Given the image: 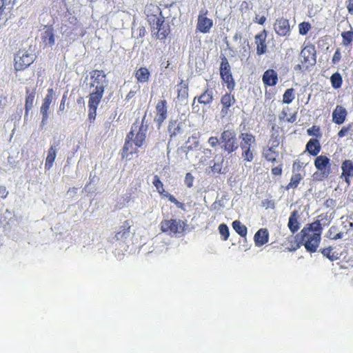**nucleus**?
Listing matches in <instances>:
<instances>
[{
	"mask_svg": "<svg viewBox=\"0 0 353 353\" xmlns=\"http://www.w3.org/2000/svg\"><path fill=\"white\" fill-rule=\"evenodd\" d=\"M342 233L339 232L338 234H336L334 236L332 237L333 239H341L342 237Z\"/></svg>",
	"mask_w": 353,
	"mask_h": 353,
	"instance_id": "63",
	"label": "nucleus"
},
{
	"mask_svg": "<svg viewBox=\"0 0 353 353\" xmlns=\"http://www.w3.org/2000/svg\"><path fill=\"white\" fill-rule=\"evenodd\" d=\"M150 73L148 68L141 67L135 72V77L139 83H145L149 80Z\"/></svg>",
	"mask_w": 353,
	"mask_h": 353,
	"instance_id": "28",
	"label": "nucleus"
},
{
	"mask_svg": "<svg viewBox=\"0 0 353 353\" xmlns=\"http://www.w3.org/2000/svg\"><path fill=\"white\" fill-rule=\"evenodd\" d=\"M341 58V53L339 50H336L332 57V62L334 63H336L340 61Z\"/></svg>",
	"mask_w": 353,
	"mask_h": 353,
	"instance_id": "56",
	"label": "nucleus"
},
{
	"mask_svg": "<svg viewBox=\"0 0 353 353\" xmlns=\"http://www.w3.org/2000/svg\"><path fill=\"white\" fill-rule=\"evenodd\" d=\"M239 138L241 139V149L252 148V145L256 141L255 137L250 133H241Z\"/></svg>",
	"mask_w": 353,
	"mask_h": 353,
	"instance_id": "23",
	"label": "nucleus"
},
{
	"mask_svg": "<svg viewBox=\"0 0 353 353\" xmlns=\"http://www.w3.org/2000/svg\"><path fill=\"white\" fill-rule=\"evenodd\" d=\"M178 98L185 101L188 96V88L185 85H179L177 88Z\"/></svg>",
	"mask_w": 353,
	"mask_h": 353,
	"instance_id": "37",
	"label": "nucleus"
},
{
	"mask_svg": "<svg viewBox=\"0 0 353 353\" xmlns=\"http://www.w3.org/2000/svg\"><path fill=\"white\" fill-rule=\"evenodd\" d=\"M65 96H63L59 105V110L63 111L65 109Z\"/></svg>",
	"mask_w": 353,
	"mask_h": 353,
	"instance_id": "62",
	"label": "nucleus"
},
{
	"mask_svg": "<svg viewBox=\"0 0 353 353\" xmlns=\"http://www.w3.org/2000/svg\"><path fill=\"white\" fill-rule=\"evenodd\" d=\"M152 183L154 186L156 188L157 191L159 194H163V192H164L163 184L161 181L159 177L157 175H155L154 176Z\"/></svg>",
	"mask_w": 353,
	"mask_h": 353,
	"instance_id": "38",
	"label": "nucleus"
},
{
	"mask_svg": "<svg viewBox=\"0 0 353 353\" xmlns=\"http://www.w3.org/2000/svg\"><path fill=\"white\" fill-rule=\"evenodd\" d=\"M193 181V176L189 172L187 173L185 177V183L188 188H191L192 186Z\"/></svg>",
	"mask_w": 353,
	"mask_h": 353,
	"instance_id": "50",
	"label": "nucleus"
},
{
	"mask_svg": "<svg viewBox=\"0 0 353 353\" xmlns=\"http://www.w3.org/2000/svg\"><path fill=\"white\" fill-rule=\"evenodd\" d=\"M307 132L310 136H314L316 137H321L319 128L313 125L312 128L307 130Z\"/></svg>",
	"mask_w": 353,
	"mask_h": 353,
	"instance_id": "46",
	"label": "nucleus"
},
{
	"mask_svg": "<svg viewBox=\"0 0 353 353\" xmlns=\"http://www.w3.org/2000/svg\"><path fill=\"white\" fill-rule=\"evenodd\" d=\"M352 127V125L351 124L348 125L347 126L343 127L342 129L338 132V136L341 138L345 137L350 133Z\"/></svg>",
	"mask_w": 353,
	"mask_h": 353,
	"instance_id": "47",
	"label": "nucleus"
},
{
	"mask_svg": "<svg viewBox=\"0 0 353 353\" xmlns=\"http://www.w3.org/2000/svg\"><path fill=\"white\" fill-rule=\"evenodd\" d=\"M299 214L296 210H294L289 218L288 226L292 233L296 232L299 229V223L298 221Z\"/></svg>",
	"mask_w": 353,
	"mask_h": 353,
	"instance_id": "27",
	"label": "nucleus"
},
{
	"mask_svg": "<svg viewBox=\"0 0 353 353\" xmlns=\"http://www.w3.org/2000/svg\"><path fill=\"white\" fill-rule=\"evenodd\" d=\"M34 97H35L34 92H33V91L30 92L29 90H27V94H26V104H25V110H26L25 117L28 116V112L33 107Z\"/></svg>",
	"mask_w": 353,
	"mask_h": 353,
	"instance_id": "29",
	"label": "nucleus"
},
{
	"mask_svg": "<svg viewBox=\"0 0 353 353\" xmlns=\"http://www.w3.org/2000/svg\"><path fill=\"white\" fill-rule=\"evenodd\" d=\"M274 30L279 36H288L290 33V27L288 19L279 18L274 25Z\"/></svg>",
	"mask_w": 353,
	"mask_h": 353,
	"instance_id": "14",
	"label": "nucleus"
},
{
	"mask_svg": "<svg viewBox=\"0 0 353 353\" xmlns=\"http://www.w3.org/2000/svg\"><path fill=\"white\" fill-rule=\"evenodd\" d=\"M330 174V171H317L312 175L313 181H321L327 179Z\"/></svg>",
	"mask_w": 353,
	"mask_h": 353,
	"instance_id": "35",
	"label": "nucleus"
},
{
	"mask_svg": "<svg viewBox=\"0 0 353 353\" xmlns=\"http://www.w3.org/2000/svg\"><path fill=\"white\" fill-rule=\"evenodd\" d=\"M294 99V92L293 88L288 89L283 96V101L285 103H290Z\"/></svg>",
	"mask_w": 353,
	"mask_h": 353,
	"instance_id": "36",
	"label": "nucleus"
},
{
	"mask_svg": "<svg viewBox=\"0 0 353 353\" xmlns=\"http://www.w3.org/2000/svg\"><path fill=\"white\" fill-rule=\"evenodd\" d=\"M242 150V157H244L245 160L251 162L254 159L252 153V148H246Z\"/></svg>",
	"mask_w": 353,
	"mask_h": 353,
	"instance_id": "42",
	"label": "nucleus"
},
{
	"mask_svg": "<svg viewBox=\"0 0 353 353\" xmlns=\"http://www.w3.org/2000/svg\"><path fill=\"white\" fill-rule=\"evenodd\" d=\"M208 143L212 146V147H216L218 144H220L221 142H220V139H219L217 137H211L209 138L208 139Z\"/></svg>",
	"mask_w": 353,
	"mask_h": 353,
	"instance_id": "53",
	"label": "nucleus"
},
{
	"mask_svg": "<svg viewBox=\"0 0 353 353\" xmlns=\"http://www.w3.org/2000/svg\"><path fill=\"white\" fill-rule=\"evenodd\" d=\"M134 138V127H132L131 131L128 134L125 138V142L123 145V152L121 154L122 158H128L129 154L137 153V147L134 148L133 145Z\"/></svg>",
	"mask_w": 353,
	"mask_h": 353,
	"instance_id": "12",
	"label": "nucleus"
},
{
	"mask_svg": "<svg viewBox=\"0 0 353 353\" xmlns=\"http://www.w3.org/2000/svg\"><path fill=\"white\" fill-rule=\"evenodd\" d=\"M300 61L310 67L316 63V50L313 46L305 47L300 53Z\"/></svg>",
	"mask_w": 353,
	"mask_h": 353,
	"instance_id": "9",
	"label": "nucleus"
},
{
	"mask_svg": "<svg viewBox=\"0 0 353 353\" xmlns=\"http://www.w3.org/2000/svg\"><path fill=\"white\" fill-rule=\"evenodd\" d=\"M236 99L233 95L226 93L221 99L222 108L221 110V117H224L228 114L229 108L234 104Z\"/></svg>",
	"mask_w": 353,
	"mask_h": 353,
	"instance_id": "16",
	"label": "nucleus"
},
{
	"mask_svg": "<svg viewBox=\"0 0 353 353\" xmlns=\"http://www.w3.org/2000/svg\"><path fill=\"white\" fill-rule=\"evenodd\" d=\"M187 226L185 221L177 219H165L161 222V231L169 234H181Z\"/></svg>",
	"mask_w": 353,
	"mask_h": 353,
	"instance_id": "4",
	"label": "nucleus"
},
{
	"mask_svg": "<svg viewBox=\"0 0 353 353\" xmlns=\"http://www.w3.org/2000/svg\"><path fill=\"white\" fill-rule=\"evenodd\" d=\"M314 166L319 171H330V160L324 155L318 156L314 160Z\"/></svg>",
	"mask_w": 353,
	"mask_h": 353,
	"instance_id": "20",
	"label": "nucleus"
},
{
	"mask_svg": "<svg viewBox=\"0 0 353 353\" xmlns=\"http://www.w3.org/2000/svg\"><path fill=\"white\" fill-rule=\"evenodd\" d=\"M307 151L312 156H316L321 150V145L319 140L310 139L306 144Z\"/></svg>",
	"mask_w": 353,
	"mask_h": 353,
	"instance_id": "26",
	"label": "nucleus"
},
{
	"mask_svg": "<svg viewBox=\"0 0 353 353\" xmlns=\"http://www.w3.org/2000/svg\"><path fill=\"white\" fill-rule=\"evenodd\" d=\"M254 242L256 246H261L268 241V232L265 229H260L254 235Z\"/></svg>",
	"mask_w": 353,
	"mask_h": 353,
	"instance_id": "25",
	"label": "nucleus"
},
{
	"mask_svg": "<svg viewBox=\"0 0 353 353\" xmlns=\"http://www.w3.org/2000/svg\"><path fill=\"white\" fill-rule=\"evenodd\" d=\"M40 39L41 46L43 47V49L46 48H52L54 45V35L52 30L50 29H47L42 32L40 35Z\"/></svg>",
	"mask_w": 353,
	"mask_h": 353,
	"instance_id": "15",
	"label": "nucleus"
},
{
	"mask_svg": "<svg viewBox=\"0 0 353 353\" xmlns=\"http://www.w3.org/2000/svg\"><path fill=\"white\" fill-rule=\"evenodd\" d=\"M144 119L145 117L142 119L141 125L139 127V130L136 132V134L134 132V138L132 141L135 147L137 148H140L143 145L146 137L148 126L143 124ZM132 127H134V132L138 128V126L135 125H132Z\"/></svg>",
	"mask_w": 353,
	"mask_h": 353,
	"instance_id": "10",
	"label": "nucleus"
},
{
	"mask_svg": "<svg viewBox=\"0 0 353 353\" xmlns=\"http://www.w3.org/2000/svg\"><path fill=\"white\" fill-rule=\"evenodd\" d=\"M278 76L274 70H266L263 75V81L264 84L269 86L275 85L277 83Z\"/></svg>",
	"mask_w": 353,
	"mask_h": 353,
	"instance_id": "22",
	"label": "nucleus"
},
{
	"mask_svg": "<svg viewBox=\"0 0 353 353\" xmlns=\"http://www.w3.org/2000/svg\"><path fill=\"white\" fill-rule=\"evenodd\" d=\"M303 163L300 162V161H295L294 163H293V171L294 172H299L300 170H301V169L303 168Z\"/></svg>",
	"mask_w": 353,
	"mask_h": 353,
	"instance_id": "54",
	"label": "nucleus"
},
{
	"mask_svg": "<svg viewBox=\"0 0 353 353\" xmlns=\"http://www.w3.org/2000/svg\"><path fill=\"white\" fill-rule=\"evenodd\" d=\"M148 21L151 26L152 32L157 34L159 39H163L170 32L169 25L165 22L162 16H148Z\"/></svg>",
	"mask_w": 353,
	"mask_h": 353,
	"instance_id": "2",
	"label": "nucleus"
},
{
	"mask_svg": "<svg viewBox=\"0 0 353 353\" xmlns=\"http://www.w3.org/2000/svg\"><path fill=\"white\" fill-rule=\"evenodd\" d=\"M213 100V91L212 90H206L198 99L200 103L208 104Z\"/></svg>",
	"mask_w": 353,
	"mask_h": 353,
	"instance_id": "31",
	"label": "nucleus"
},
{
	"mask_svg": "<svg viewBox=\"0 0 353 353\" xmlns=\"http://www.w3.org/2000/svg\"><path fill=\"white\" fill-rule=\"evenodd\" d=\"M310 29L311 25L307 22H302L299 25V31L302 35L306 34Z\"/></svg>",
	"mask_w": 353,
	"mask_h": 353,
	"instance_id": "43",
	"label": "nucleus"
},
{
	"mask_svg": "<svg viewBox=\"0 0 353 353\" xmlns=\"http://www.w3.org/2000/svg\"><path fill=\"white\" fill-rule=\"evenodd\" d=\"M103 90H93L89 95V109H97L103 94Z\"/></svg>",
	"mask_w": 353,
	"mask_h": 353,
	"instance_id": "17",
	"label": "nucleus"
},
{
	"mask_svg": "<svg viewBox=\"0 0 353 353\" xmlns=\"http://www.w3.org/2000/svg\"><path fill=\"white\" fill-rule=\"evenodd\" d=\"M91 79H92L91 87L94 88V90L104 91V88L108 85V81L103 70H96L93 71L91 74Z\"/></svg>",
	"mask_w": 353,
	"mask_h": 353,
	"instance_id": "7",
	"label": "nucleus"
},
{
	"mask_svg": "<svg viewBox=\"0 0 353 353\" xmlns=\"http://www.w3.org/2000/svg\"><path fill=\"white\" fill-rule=\"evenodd\" d=\"M97 115V109H89L88 119L90 120H94Z\"/></svg>",
	"mask_w": 353,
	"mask_h": 353,
	"instance_id": "59",
	"label": "nucleus"
},
{
	"mask_svg": "<svg viewBox=\"0 0 353 353\" xmlns=\"http://www.w3.org/2000/svg\"><path fill=\"white\" fill-rule=\"evenodd\" d=\"M303 178V175L300 172H294L291 177L290 182L287 186V189L289 190L290 188H296Z\"/></svg>",
	"mask_w": 353,
	"mask_h": 353,
	"instance_id": "30",
	"label": "nucleus"
},
{
	"mask_svg": "<svg viewBox=\"0 0 353 353\" xmlns=\"http://www.w3.org/2000/svg\"><path fill=\"white\" fill-rule=\"evenodd\" d=\"M223 159H222L221 162L214 163L211 167L212 171L216 173H221L223 167Z\"/></svg>",
	"mask_w": 353,
	"mask_h": 353,
	"instance_id": "49",
	"label": "nucleus"
},
{
	"mask_svg": "<svg viewBox=\"0 0 353 353\" xmlns=\"http://www.w3.org/2000/svg\"><path fill=\"white\" fill-rule=\"evenodd\" d=\"M167 103L165 100L159 101L156 105V116L154 121L158 124V128H160L161 124L167 117Z\"/></svg>",
	"mask_w": 353,
	"mask_h": 353,
	"instance_id": "13",
	"label": "nucleus"
},
{
	"mask_svg": "<svg viewBox=\"0 0 353 353\" xmlns=\"http://www.w3.org/2000/svg\"><path fill=\"white\" fill-rule=\"evenodd\" d=\"M7 20V14L4 10V0H0V26Z\"/></svg>",
	"mask_w": 353,
	"mask_h": 353,
	"instance_id": "41",
	"label": "nucleus"
},
{
	"mask_svg": "<svg viewBox=\"0 0 353 353\" xmlns=\"http://www.w3.org/2000/svg\"><path fill=\"white\" fill-rule=\"evenodd\" d=\"M330 81L334 88L338 89L341 87L343 79L340 73L337 72L334 73L330 77Z\"/></svg>",
	"mask_w": 353,
	"mask_h": 353,
	"instance_id": "34",
	"label": "nucleus"
},
{
	"mask_svg": "<svg viewBox=\"0 0 353 353\" xmlns=\"http://www.w3.org/2000/svg\"><path fill=\"white\" fill-rule=\"evenodd\" d=\"M164 196L168 198V200L171 203H174L176 205L177 208L185 210L184 204L183 203H181V202L178 201L176 200V199L173 195H172V194H170L169 193H166L165 194H164Z\"/></svg>",
	"mask_w": 353,
	"mask_h": 353,
	"instance_id": "44",
	"label": "nucleus"
},
{
	"mask_svg": "<svg viewBox=\"0 0 353 353\" xmlns=\"http://www.w3.org/2000/svg\"><path fill=\"white\" fill-rule=\"evenodd\" d=\"M47 94L43 99V102L40 108V112L42 114L41 124L45 125L48 118V110L50 104L55 99V93L52 88L48 89Z\"/></svg>",
	"mask_w": 353,
	"mask_h": 353,
	"instance_id": "8",
	"label": "nucleus"
},
{
	"mask_svg": "<svg viewBox=\"0 0 353 353\" xmlns=\"http://www.w3.org/2000/svg\"><path fill=\"white\" fill-rule=\"evenodd\" d=\"M181 123H178L175 120H171L169 123L168 131L171 136H175L180 132Z\"/></svg>",
	"mask_w": 353,
	"mask_h": 353,
	"instance_id": "33",
	"label": "nucleus"
},
{
	"mask_svg": "<svg viewBox=\"0 0 353 353\" xmlns=\"http://www.w3.org/2000/svg\"><path fill=\"white\" fill-rule=\"evenodd\" d=\"M220 74L223 81L227 83V88L233 90L235 85L230 72V65L225 57L222 59L220 65Z\"/></svg>",
	"mask_w": 353,
	"mask_h": 353,
	"instance_id": "6",
	"label": "nucleus"
},
{
	"mask_svg": "<svg viewBox=\"0 0 353 353\" xmlns=\"http://www.w3.org/2000/svg\"><path fill=\"white\" fill-rule=\"evenodd\" d=\"M347 8L348 10V12L350 14H353V0H349L348 1Z\"/></svg>",
	"mask_w": 353,
	"mask_h": 353,
	"instance_id": "61",
	"label": "nucleus"
},
{
	"mask_svg": "<svg viewBox=\"0 0 353 353\" xmlns=\"http://www.w3.org/2000/svg\"><path fill=\"white\" fill-rule=\"evenodd\" d=\"M192 140H193V143L192 145H188V143H190V139H189L186 142L185 147L188 150H194L199 147V141L195 138H192Z\"/></svg>",
	"mask_w": 353,
	"mask_h": 353,
	"instance_id": "51",
	"label": "nucleus"
},
{
	"mask_svg": "<svg viewBox=\"0 0 353 353\" xmlns=\"http://www.w3.org/2000/svg\"><path fill=\"white\" fill-rule=\"evenodd\" d=\"M58 150L57 145H52L48 152V155L46 159L45 168L50 170L54 163Z\"/></svg>",
	"mask_w": 353,
	"mask_h": 353,
	"instance_id": "24",
	"label": "nucleus"
},
{
	"mask_svg": "<svg viewBox=\"0 0 353 353\" xmlns=\"http://www.w3.org/2000/svg\"><path fill=\"white\" fill-rule=\"evenodd\" d=\"M331 248H326L321 250V253L323 254V256L327 257L328 259L332 260V257L330 256L331 252Z\"/></svg>",
	"mask_w": 353,
	"mask_h": 353,
	"instance_id": "55",
	"label": "nucleus"
},
{
	"mask_svg": "<svg viewBox=\"0 0 353 353\" xmlns=\"http://www.w3.org/2000/svg\"><path fill=\"white\" fill-rule=\"evenodd\" d=\"M347 114V110L341 105H336L332 112V121L336 124H342L345 120Z\"/></svg>",
	"mask_w": 353,
	"mask_h": 353,
	"instance_id": "18",
	"label": "nucleus"
},
{
	"mask_svg": "<svg viewBox=\"0 0 353 353\" xmlns=\"http://www.w3.org/2000/svg\"><path fill=\"white\" fill-rule=\"evenodd\" d=\"M35 57L25 50H19L14 57V68L16 70H23L34 61Z\"/></svg>",
	"mask_w": 353,
	"mask_h": 353,
	"instance_id": "5",
	"label": "nucleus"
},
{
	"mask_svg": "<svg viewBox=\"0 0 353 353\" xmlns=\"http://www.w3.org/2000/svg\"><path fill=\"white\" fill-rule=\"evenodd\" d=\"M220 142L223 144L221 148L228 153L236 151L239 148L236 132L232 129L223 131L221 134Z\"/></svg>",
	"mask_w": 353,
	"mask_h": 353,
	"instance_id": "3",
	"label": "nucleus"
},
{
	"mask_svg": "<svg viewBox=\"0 0 353 353\" xmlns=\"http://www.w3.org/2000/svg\"><path fill=\"white\" fill-rule=\"evenodd\" d=\"M342 174L341 176L345 177V181L347 185L350 184V177L353 176V163L350 160H345L341 165Z\"/></svg>",
	"mask_w": 353,
	"mask_h": 353,
	"instance_id": "19",
	"label": "nucleus"
},
{
	"mask_svg": "<svg viewBox=\"0 0 353 353\" xmlns=\"http://www.w3.org/2000/svg\"><path fill=\"white\" fill-rule=\"evenodd\" d=\"M266 32L264 30L263 32L258 34L255 36V43L256 44V53L259 55L263 54L266 52Z\"/></svg>",
	"mask_w": 353,
	"mask_h": 353,
	"instance_id": "21",
	"label": "nucleus"
},
{
	"mask_svg": "<svg viewBox=\"0 0 353 353\" xmlns=\"http://www.w3.org/2000/svg\"><path fill=\"white\" fill-rule=\"evenodd\" d=\"M321 232V224L319 221H316L303 228L296 236V239L307 251L314 252L320 243Z\"/></svg>",
	"mask_w": 353,
	"mask_h": 353,
	"instance_id": "1",
	"label": "nucleus"
},
{
	"mask_svg": "<svg viewBox=\"0 0 353 353\" xmlns=\"http://www.w3.org/2000/svg\"><path fill=\"white\" fill-rule=\"evenodd\" d=\"M272 173L274 175H281L282 173V168L280 166H276L272 169Z\"/></svg>",
	"mask_w": 353,
	"mask_h": 353,
	"instance_id": "60",
	"label": "nucleus"
},
{
	"mask_svg": "<svg viewBox=\"0 0 353 353\" xmlns=\"http://www.w3.org/2000/svg\"><path fill=\"white\" fill-rule=\"evenodd\" d=\"M261 205L266 209H274L275 207V203L273 200L264 199L261 202Z\"/></svg>",
	"mask_w": 353,
	"mask_h": 353,
	"instance_id": "48",
	"label": "nucleus"
},
{
	"mask_svg": "<svg viewBox=\"0 0 353 353\" xmlns=\"http://www.w3.org/2000/svg\"><path fill=\"white\" fill-rule=\"evenodd\" d=\"M234 230L241 236H245L247 234V228L243 225L239 221H234L232 223Z\"/></svg>",
	"mask_w": 353,
	"mask_h": 353,
	"instance_id": "32",
	"label": "nucleus"
},
{
	"mask_svg": "<svg viewBox=\"0 0 353 353\" xmlns=\"http://www.w3.org/2000/svg\"><path fill=\"white\" fill-rule=\"evenodd\" d=\"M220 234L223 236L224 240H227L229 236V229L225 224H221L219 227Z\"/></svg>",
	"mask_w": 353,
	"mask_h": 353,
	"instance_id": "45",
	"label": "nucleus"
},
{
	"mask_svg": "<svg viewBox=\"0 0 353 353\" xmlns=\"http://www.w3.org/2000/svg\"><path fill=\"white\" fill-rule=\"evenodd\" d=\"M135 94V92L134 91H130L128 94V97H130L131 96H133L134 94Z\"/></svg>",
	"mask_w": 353,
	"mask_h": 353,
	"instance_id": "64",
	"label": "nucleus"
},
{
	"mask_svg": "<svg viewBox=\"0 0 353 353\" xmlns=\"http://www.w3.org/2000/svg\"><path fill=\"white\" fill-rule=\"evenodd\" d=\"M128 234H129V232L127 231L125 228H123L121 231L118 232L115 234V238L117 239V240H121V239H123V237H125V236L128 235Z\"/></svg>",
	"mask_w": 353,
	"mask_h": 353,
	"instance_id": "52",
	"label": "nucleus"
},
{
	"mask_svg": "<svg viewBox=\"0 0 353 353\" xmlns=\"http://www.w3.org/2000/svg\"><path fill=\"white\" fill-rule=\"evenodd\" d=\"M341 36L343 39V43L344 46H348L353 41V32L352 31L343 32Z\"/></svg>",
	"mask_w": 353,
	"mask_h": 353,
	"instance_id": "40",
	"label": "nucleus"
},
{
	"mask_svg": "<svg viewBox=\"0 0 353 353\" xmlns=\"http://www.w3.org/2000/svg\"><path fill=\"white\" fill-rule=\"evenodd\" d=\"M266 20V17L265 16L259 17L258 15H256L255 19H254V21L255 23H259V24H263Z\"/></svg>",
	"mask_w": 353,
	"mask_h": 353,
	"instance_id": "57",
	"label": "nucleus"
},
{
	"mask_svg": "<svg viewBox=\"0 0 353 353\" xmlns=\"http://www.w3.org/2000/svg\"><path fill=\"white\" fill-rule=\"evenodd\" d=\"M309 68V66H307L305 63L301 62V64H298L295 66V70H299L301 71H304Z\"/></svg>",
	"mask_w": 353,
	"mask_h": 353,
	"instance_id": "58",
	"label": "nucleus"
},
{
	"mask_svg": "<svg viewBox=\"0 0 353 353\" xmlns=\"http://www.w3.org/2000/svg\"><path fill=\"white\" fill-rule=\"evenodd\" d=\"M207 13V10H202L198 17L196 29L202 33L209 32L213 25L212 20L206 17Z\"/></svg>",
	"mask_w": 353,
	"mask_h": 353,
	"instance_id": "11",
	"label": "nucleus"
},
{
	"mask_svg": "<svg viewBox=\"0 0 353 353\" xmlns=\"http://www.w3.org/2000/svg\"><path fill=\"white\" fill-rule=\"evenodd\" d=\"M264 156L268 161L274 162L276 161V158L279 157V154L270 148L264 152Z\"/></svg>",
	"mask_w": 353,
	"mask_h": 353,
	"instance_id": "39",
	"label": "nucleus"
}]
</instances>
